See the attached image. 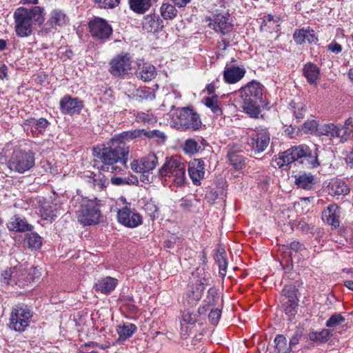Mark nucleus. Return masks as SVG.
<instances>
[{
  "mask_svg": "<svg viewBox=\"0 0 353 353\" xmlns=\"http://www.w3.org/2000/svg\"><path fill=\"white\" fill-rule=\"evenodd\" d=\"M129 151L124 142H119L116 146L94 148V167L103 172L119 173L122 168L118 164L126 167Z\"/></svg>",
  "mask_w": 353,
  "mask_h": 353,
  "instance_id": "f257e3e1",
  "label": "nucleus"
},
{
  "mask_svg": "<svg viewBox=\"0 0 353 353\" xmlns=\"http://www.w3.org/2000/svg\"><path fill=\"white\" fill-rule=\"evenodd\" d=\"M14 30L19 37H27L33 32L34 26H40L44 22V9L40 6L28 8L19 7L14 12Z\"/></svg>",
  "mask_w": 353,
  "mask_h": 353,
  "instance_id": "f03ea898",
  "label": "nucleus"
},
{
  "mask_svg": "<svg viewBox=\"0 0 353 353\" xmlns=\"http://www.w3.org/2000/svg\"><path fill=\"white\" fill-rule=\"evenodd\" d=\"M242 99V108L251 117L257 118L261 112L263 101L262 85L257 81H252L239 90Z\"/></svg>",
  "mask_w": 353,
  "mask_h": 353,
  "instance_id": "7ed1b4c3",
  "label": "nucleus"
},
{
  "mask_svg": "<svg viewBox=\"0 0 353 353\" xmlns=\"http://www.w3.org/2000/svg\"><path fill=\"white\" fill-rule=\"evenodd\" d=\"M295 161H299L310 168H316L319 165L317 153L312 151L306 145L292 147L280 154L277 165L281 168Z\"/></svg>",
  "mask_w": 353,
  "mask_h": 353,
  "instance_id": "20e7f679",
  "label": "nucleus"
},
{
  "mask_svg": "<svg viewBox=\"0 0 353 353\" xmlns=\"http://www.w3.org/2000/svg\"><path fill=\"white\" fill-rule=\"evenodd\" d=\"M159 176L165 181L181 187L185 182V165L179 159L171 157L167 159L159 170Z\"/></svg>",
  "mask_w": 353,
  "mask_h": 353,
  "instance_id": "39448f33",
  "label": "nucleus"
},
{
  "mask_svg": "<svg viewBox=\"0 0 353 353\" xmlns=\"http://www.w3.org/2000/svg\"><path fill=\"white\" fill-rule=\"evenodd\" d=\"M173 123L175 128L181 131H196L201 128L202 124L199 115L189 108L177 110Z\"/></svg>",
  "mask_w": 353,
  "mask_h": 353,
  "instance_id": "423d86ee",
  "label": "nucleus"
},
{
  "mask_svg": "<svg viewBox=\"0 0 353 353\" xmlns=\"http://www.w3.org/2000/svg\"><path fill=\"white\" fill-rule=\"evenodd\" d=\"M77 220L83 225H92L99 223L101 217L99 201L97 199L82 200L77 212Z\"/></svg>",
  "mask_w": 353,
  "mask_h": 353,
  "instance_id": "0eeeda50",
  "label": "nucleus"
},
{
  "mask_svg": "<svg viewBox=\"0 0 353 353\" xmlns=\"http://www.w3.org/2000/svg\"><path fill=\"white\" fill-rule=\"evenodd\" d=\"M194 281L188 285L186 299L190 304L199 301L203 296L205 287L210 284V275L203 270L197 269L193 274Z\"/></svg>",
  "mask_w": 353,
  "mask_h": 353,
  "instance_id": "6e6552de",
  "label": "nucleus"
},
{
  "mask_svg": "<svg viewBox=\"0 0 353 353\" xmlns=\"http://www.w3.org/2000/svg\"><path fill=\"white\" fill-rule=\"evenodd\" d=\"M34 155L31 151L14 150L6 165L11 172L24 173L34 165Z\"/></svg>",
  "mask_w": 353,
  "mask_h": 353,
  "instance_id": "1a4fd4ad",
  "label": "nucleus"
},
{
  "mask_svg": "<svg viewBox=\"0 0 353 353\" xmlns=\"http://www.w3.org/2000/svg\"><path fill=\"white\" fill-rule=\"evenodd\" d=\"M32 316V312L26 305L18 304L12 309L9 327L15 332H24L29 326Z\"/></svg>",
  "mask_w": 353,
  "mask_h": 353,
  "instance_id": "9d476101",
  "label": "nucleus"
},
{
  "mask_svg": "<svg viewBox=\"0 0 353 353\" xmlns=\"http://www.w3.org/2000/svg\"><path fill=\"white\" fill-rule=\"evenodd\" d=\"M119 202L122 203L125 205L117 212L118 221L130 228H137L143 222L141 215L131 210L130 204L127 203L125 197L121 196L119 199Z\"/></svg>",
  "mask_w": 353,
  "mask_h": 353,
  "instance_id": "9b49d317",
  "label": "nucleus"
},
{
  "mask_svg": "<svg viewBox=\"0 0 353 353\" xmlns=\"http://www.w3.org/2000/svg\"><path fill=\"white\" fill-rule=\"evenodd\" d=\"M69 17L65 12L61 9L52 10L47 21L43 24L40 30V34L46 36L50 32L57 30L58 28H62L69 23Z\"/></svg>",
  "mask_w": 353,
  "mask_h": 353,
  "instance_id": "f8f14e48",
  "label": "nucleus"
},
{
  "mask_svg": "<svg viewBox=\"0 0 353 353\" xmlns=\"http://www.w3.org/2000/svg\"><path fill=\"white\" fill-rule=\"evenodd\" d=\"M132 58L128 53L118 54L110 62V73L115 77H123L132 70Z\"/></svg>",
  "mask_w": 353,
  "mask_h": 353,
  "instance_id": "ddd939ff",
  "label": "nucleus"
},
{
  "mask_svg": "<svg viewBox=\"0 0 353 353\" xmlns=\"http://www.w3.org/2000/svg\"><path fill=\"white\" fill-rule=\"evenodd\" d=\"M249 136L248 144L252 150L255 152H263L270 144V133L265 128H257L252 130Z\"/></svg>",
  "mask_w": 353,
  "mask_h": 353,
  "instance_id": "4468645a",
  "label": "nucleus"
},
{
  "mask_svg": "<svg viewBox=\"0 0 353 353\" xmlns=\"http://www.w3.org/2000/svg\"><path fill=\"white\" fill-rule=\"evenodd\" d=\"M26 274V272L22 270V266H14L12 268H8L0 275V281L2 284L6 285H17L20 288L25 287L26 281L22 279H19V276Z\"/></svg>",
  "mask_w": 353,
  "mask_h": 353,
  "instance_id": "2eb2a0df",
  "label": "nucleus"
},
{
  "mask_svg": "<svg viewBox=\"0 0 353 353\" xmlns=\"http://www.w3.org/2000/svg\"><path fill=\"white\" fill-rule=\"evenodd\" d=\"M89 28L91 35L101 40L108 39L112 33L111 26L99 17H95L90 21Z\"/></svg>",
  "mask_w": 353,
  "mask_h": 353,
  "instance_id": "dca6fc26",
  "label": "nucleus"
},
{
  "mask_svg": "<svg viewBox=\"0 0 353 353\" xmlns=\"http://www.w3.org/2000/svg\"><path fill=\"white\" fill-rule=\"evenodd\" d=\"M230 14L228 13H218L209 17L206 21H209L208 26L215 32L225 34L232 29V25L229 21Z\"/></svg>",
  "mask_w": 353,
  "mask_h": 353,
  "instance_id": "f3484780",
  "label": "nucleus"
},
{
  "mask_svg": "<svg viewBox=\"0 0 353 353\" xmlns=\"http://www.w3.org/2000/svg\"><path fill=\"white\" fill-rule=\"evenodd\" d=\"M83 108V102L78 98H74L67 94L61 99L59 108L65 114L73 115L79 114Z\"/></svg>",
  "mask_w": 353,
  "mask_h": 353,
  "instance_id": "a211bd4d",
  "label": "nucleus"
},
{
  "mask_svg": "<svg viewBox=\"0 0 353 353\" xmlns=\"http://www.w3.org/2000/svg\"><path fill=\"white\" fill-rule=\"evenodd\" d=\"M36 212L45 220H52L57 217V205L52 202L38 198L35 200Z\"/></svg>",
  "mask_w": 353,
  "mask_h": 353,
  "instance_id": "6ab92c4d",
  "label": "nucleus"
},
{
  "mask_svg": "<svg viewBox=\"0 0 353 353\" xmlns=\"http://www.w3.org/2000/svg\"><path fill=\"white\" fill-rule=\"evenodd\" d=\"M118 279L112 276H103L98 279L94 285L93 290L104 295L110 294L118 285Z\"/></svg>",
  "mask_w": 353,
  "mask_h": 353,
  "instance_id": "aec40b11",
  "label": "nucleus"
},
{
  "mask_svg": "<svg viewBox=\"0 0 353 353\" xmlns=\"http://www.w3.org/2000/svg\"><path fill=\"white\" fill-rule=\"evenodd\" d=\"M188 174L195 185H200L205 175V163L201 159H193L188 163Z\"/></svg>",
  "mask_w": 353,
  "mask_h": 353,
  "instance_id": "412c9836",
  "label": "nucleus"
},
{
  "mask_svg": "<svg viewBox=\"0 0 353 353\" xmlns=\"http://www.w3.org/2000/svg\"><path fill=\"white\" fill-rule=\"evenodd\" d=\"M341 215V208L335 204H331L323 211V220L333 229H336L340 225V218Z\"/></svg>",
  "mask_w": 353,
  "mask_h": 353,
  "instance_id": "4be33fe9",
  "label": "nucleus"
},
{
  "mask_svg": "<svg viewBox=\"0 0 353 353\" xmlns=\"http://www.w3.org/2000/svg\"><path fill=\"white\" fill-rule=\"evenodd\" d=\"M245 72L246 70L243 66L226 64L223 72V79L227 83L234 84L241 81Z\"/></svg>",
  "mask_w": 353,
  "mask_h": 353,
  "instance_id": "5701e85b",
  "label": "nucleus"
},
{
  "mask_svg": "<svg viewBox=\"0 0 353 353\" xmlns=\"http://www.w3.org/2000/svg\"><path fill=\"white\" fill-rule=\"evenodd\" d=\"M25 125L28 126V130L30 128L33 137H38L46 132L50 125V122L45 118H32L27 120Z\"/></svg>",
  "mask_w": 353,
  "mask_h": 353,
  "instance_id": "b1692460",
  "label": "nucleus"
},
{
  "mask_svg": "<svg viewBox=\"0 0 353 353\" xmlns=\"http://www.w3.org/2000/svg\"><path fill=\"white\" fill-rule=\"evenodd\" d=\"M143 29L148 32H156L163 28V22L161 18L156 14H150L144 17Z\"/></svg>",
  "mask_w": 353,
  "mask_h": 353,
  "instance_id": "393cba45",
  "label": "nucleus"
},
{
  "mask_svg": "<svg viewBox=\"0 0 353 353\" xmlns=\"http://www.w3.org/2000/svg\"><path fill=\"white\" fill-rule=\"evenodd\" d=\"M8 228L10 230L19 232L32 231L33 229V226L29 224L25 218L19 215H14L10 219Z\"/></svg>",
  "mask_w": 353,
  "mask_h": 353,
  "instance_id": "a878e982",
  "label": "nucleus"
},
{
  "mask_svg": "<svg viewBox=\"0 0 353 353\" xmlns=\"http://www.w3.org/2000/svg\"><path fill=\"white\" fill-rule=\"evenodd\" d=\"M341 131V125L329 123L320 125L317 130V133L320 136L328 137L330 139L337 138L340 140Z\"/></svg>",
  "mask_w": 353,
  "mask_h": 353,
  "instance_id": "bb28decb",
  "label": "nucleus"
},
{
  "mask_svg": "<svg viewBox=\"0 0 353 353\" xmlns=\"http://www.w3.org/2000/svg\"><path fill=\"white\" fill-rule=\"evenodd\" d=\"M303 74L309 84L316 85L320 78V70L314 63L309 62L305 64Z\"/></svg>",
  "mask_w": 353,
  "mask_h": 353,
  "instance_id": "cd10ccee",
  "label": "nucleus"
},
{
  "mask_svg": "<svg viewBox=\"0 0 353 353\" xmlns=\"http://www.w3.org/2000/svg\"><path fill=\"white\" fill-rule=\"evenodd\" d=\"M137 326L133 323H123L122 324L118 325L116 327L117 333L119 335L117 341L123 343L130 339L133 334L137 332Z\"/></svg>",
  "mask_w": 353,
  "mask_h": 353,
  "instance_id": "c85d7f7f",
  "label": "nucleus"
},
{
  "mask_svg": "<svg viewBox=\"0 0 353 353\" xmlns=\"http://www.w3.org/2000/svg\"><path fill=\"white\" fill-rule=\"evenodd\" d=\"M327 188L329 194L332 196L347 194L350 190L345 181L338 179H332Z\"/></svg>",
  "mask_w": 353,
  "mask_h": 353,
  "instance_id": "c756f323",
  "label": "nucleus"
},
{
  "mask_svg": "<svg viewBox=\"0 0 353 353\" xmlns=\"http://www.w3.org/2000/svg\"><path fill=\"white\" fill-rule=\"evenodd\" d=\"M137 75L143 81H150L157 75L156 68L148 63H144L138 65Z\"/></svg>",
  "mask_w": 353,
  "mask_h": 353,
  "instance_id": "7c9ffc66",
  "label": "nucleus"
},
{
  "mask_svg": "<svg viewBox=\"0 0 353 353\" xmlns=\"http://www.w3.org/2000/svg\"><path fill=\"white\" fill-rule=\"evenodd\" d=\"M296 185L304 190H310L314 185V177L311 174L303 173L295 176Z\"/></svg>",
  "mask_w": 353,
  "mask_h": 353,
  "instance_id": "2f4dec72",
  "label": "nucleus"
},
{
  "mask_svg": "<svg viewBox=\"0 0 353 353\" xmlns=\"http://www.w3.org/2000/svg\"><path fill=\"white\" fill-rule=\"evenodd\" d=\"M205 311V306L199 307L197 313L190 310H184L182 314V321L184 323L193 325L198 321L199 314H204Z\"/></svg>",
  "mask_w": 353,
  "mask_h": 353,
  "instance_id": "473e14b6",
  "label": "nucleus"
},
{
  "mask_svg": "<svg viewBox=\"0 0 353 353\" xmlns=\"http://www.w3.org/2000/svg\"><path fill=\"white\" fill-rule=\"evenodd\" d=\"M134 116L136 121L143 125H150L157 121V117L151 111L137 112Z\"/></svg>",
  "mask_w": 353,
  "mask_h": 353,
  "instance_id": "72a5a7b5",
  "label": "nucleus"
},
{
  "mask_svg": "<svg viewBox=\"0 0 353 353\" xmlns=\"http://www.w3.org/2000/svg\"><path fill=\"white\" fill-rule=\"evenodd\" d=\"M205 105L210 108L213 114L218 117L222 115V110L219 105V100L216 95H212V97H206L204 99Z\"/></svg>",
  "mask_w": 353,
  "mask_h": 353,
  "instance_id": "f704fd0d",
  "label": "nucleus"
},
{
  "mask_svg": "<svg viewBox=\"0 0 353 353\" xmlns=\"http://www.w3.org/2000/svg\"><path fill=\"white\" fill-rule=\"evenodd\" d=\"M160 12L162 17L165 20L173 19L177 14V10L174 6L165 3L160 8Z\"/></svg>",
  "mask_w": 353,
  "mask_h": 353,
  "instance_id": "c9c22d12",
  "label": "nucleus"
},
{
  "mask_svg": "<svg viewBox=\"0 0 353 353\" xmlns=\"http://www.w3.org/2000/svg\"><path fill=\"white\" fill-rule=\"evenodd\" d=\"M332 334L328 329H323L322 330L312 331L309 333V339L313 341L323 342L330 339Z\"/></svg>",
  "mask_w": 353,
  "mask_h": 353,
  "instance_id": "e433bc0d",
  "label": "nucleus"
},
{
  "mask_svg": "<svg viewBox=\"0 0 353 353\" xmlns=\"http://www.w3.org/2000/svg\"><path fill=\"white\" fill-rule=\"evenodd\" d=\"M279 18H274L273 15L267 14L263 18L261 27L270 32L275 30L279 26Z\"/></svg>",
  "mask_w": 353,
  "mask_h": 353,
  "instance_id": "4c0bfd02",
  "label": "nucleus"
},
{
  "mask_svg": "<svg viewBox=\"0 0 353 353\" xmlns=\"http://www.w3.org/2000/svg\"><path fill=\"white\" fill-rule=\"evenodd\" d=\"M141 160L145 172L154 170L158 163V159L154 153L149 154L148 156L141 159Z\"/></svg>",
  "mask_w": 353,
  "mask_h": 353,
  "instance_id": "58836bf2",
  "label": "nucleus"
},
{
  "mask_svg": "<svg viewBox=\"0 0 353 353\" xmlns=\"http://www.w3.org/2000/svg\"><path fill=\"white\" fill-rule=\"evenodd\" d=\"M275 353H290V347L287 345L286 338L282 334H278L274 339Z\"/></svg>",
  "mask_w": 353,
  "mask_h": 353,
  "instance_id": "ea45409f",
  "label": "nucleus"
},
{
  "mask_svg": "<svg viewBox=\"0 0 353 353\" xmlns=\"http://www.w3.org/2000/svg\"><path fill=\"white\" fill-rule=\"evenodd\" d=\"M298 305L299 301H287L285 303H283V310L285 314L288 316L289 319H291L297 313Z\"/></svg>",
  "mask_w": 353,
  "mask_h": 353,
  "instance_id": "a19ab883",
  "label": "nucleus"
},
{
  "mask_svg": "<svg viewBox=\"0 0 353 353\" xmlns=\"http://www.w3.org/2000/svg\"><path fill=\"white\" fill-rule=\"evenodd\" d=\"M26 240L28 246L32 248H39L42 245L41 237L36 232L27 234Z\"/></svg>",
  "mask_w": 353,
  "mask_h": 353,
  "instance_id": "79ce46f5",
  "label": "nucleus"
},
{
  "mask_svg": "<svg viewBox=\"0 0 353 353\" xmlns=\"http://www.w3.org/2000/svg\"><path fill=\"white\" fill-rule=\"evenodd\" d=\"M228 160L236 169H241L243 165V157L234 151H229Z\"/></svg>",
  "mask_w": 353,
  "mask_h": 353,
  "instance_id": "37998d69",
  "label": "nucleus"
},
{
  "mask_svg": "<svg viewBox=\"0 0 353 353\" xmlns=\"http://www.w3.org/2000/svg\"><path fill=\"white\" fill-rule=\"evenodd\" d=\"M145 137L158 143H163L166 139L165 134L163 132L158 130H145Z\"/></svg>",
  "mask_w": 353,
  "mask_h": 353,
  "instance_id": "c03bdc74",
  "label": "nucleus"
},
{
  "mask_svg": "<svg viewBox=\"0 0 353 353\" xmlns=\"http://www.w3.org/2000/svg\"><path fill=\"white\" fill-rule=\"evenodd\" d=\"M216 260L219 267V273L221 275L225 276L228 267V261L225 256V252L223 250H222V251L219 250L218 254L216 256Z\"/></svg>",
  "mask_w": 353,
  "mask_h": 353,
  "instance_id": "a18cd8bd",
  "label": "nucleus"
},
{
  "mask_svg": "<svg viewBox=\"0 0 353 353\" xmlns=\"http://www.w3.org/2000/svg\"><path fill=\"white\" fill-rule=\"evenodd\" d=\"M292 109L293 110V114L297 121H300L304 116L306 111L305 105L302 103H294L292 102L290 104Z\"/></svg>",
  "mask_w": 353,
  "mask_h": 353,
  "instance_id": "49530a36",
  "label": "nucleus"
},
{
  "mask_svg": "<svg viewBox=\"0 0 353 353\" xmlns=\"http://www.w3.org/2000/svg\"><path fill=\"white\" fill-rule=\"evenodd\" d=\"M345 321V319L340 313L332 314L326 321L325 325L328 327H335L338 325H343Z\"/></svg>",
  "mask_w": 353,
  "mask_h": 353,
  "instance_id": "de8ad7c7",
  "label": "nucleus"
},
{
  "mask_svg": "<svg viewBox=\"0 0 353 353\" xmlns=\"http://www.w3.org/2000/svg\"><path fill=\"white\" fill-rule=\"evenodd\" d=\"M218 299V290L215 288H210L208 291L204 303H205L208 306L214 305H216Z\"/></svg>",
  "mask_w": 353,
  "mask_h": 353,
  "instance_id": "09e8293b",
  "label": "nucleus"
},
{
  "mask_svg": "<svg viewBox=\"0 0 353 353\" xmlns=\"http://www.w3.org/2000/svg\"><path fill=\"white\" fill-rule=\"evenodd\" d=\"M200 146L194 139H187L184 143L183 150L186 153L194 154L199 151Z\"/></svg>",
  "mask_w": 353,
  "mask_h": 353,
  "instance_id": "8fccbe9b",
  "label": "nucleus"
},
{
  "mask_svg": "<svg viewBox=\"0 0 353 353\" xmlns=\"http://www.w3.org/2000/svg\"><path fill=\"white\" fill-rule=\"evenodd\" d=\"M109 184V181L104 175L99 174H94L93 176V185L95 188L103 190Z\"/></svg>",
  "mask_w": 353,
  "mask_h": 353,
  "instance_id": "3c124183",
  "label": "nucleus"
},
{
  "mask_svg": "<svg viewBox=\"0 0 353 353\" xmlns=\"http://www.w3.org/2000/svg\"><path fill=\"white\" fill-rule=\"evenodd\" d=\"M297 289L295 286L293 285H287L285 286L283 289L282 293L283 295L288 298V301H299V299L296 296Z\"/></svg>",
  "mask_w": 353,
  "mask_h": 353,
  "instance_id": "603ef678",
  "label": "nucleus"
},
{
  "mask_svg": "<svg viewBox=\"0 0 353 353\" xmlns=\"http://www.w3.org/2000/svg\"><path fill=\"white\" fill-rule=\"evenodd\" d=\"M137 92V94L142 99L152 100L155 98L154 91L150 88H143Z\"/></svg>",
  "mask_w": 353,
  "mask_h": 353,
  "instance_id": "864d4df0",
  "label": "nucleus"
},
{
  "mask_svg": "<svg viewBox=\"0 0 353 353\" xmlns=\"http://www.w3.org/2000/svg\"><path fill=\"white\" fill-rule=\"evenodd\" d=\"M307 29H301L296 30L293 34L295 42L298 44H301L306 41Z\"/></svg>",
  "mask_w": 353,
  "mask_h": 353,
  "instance_id": "5fc2aeb1",
  "label": "nucleus"
},
{
  "mask_svg": "<svg viewBox=\"0 0 353 353\" xmlns=\"http://www.w3.org/2000/svg\"><path fill=\"white\" fill-rule=\"evenodd\" d=\"M102 8H112L117 6L120 0H94Z\"/></svg>",
  "mask_w": 353,
  "mask_h": 353,
  "instance_id": "6e6d98bb",
  "label": "nucleus"
},
{
  "mask_svg": "<svg viewBox=\"0 0 353 353\" xmlns=\"http://www.w3.org/2000/svg\"><path fill=\"white\" fill-rule=\"evenodd\" d=\"M341 129L342 131L341 132L340 142L344 143L350 138L353 132V130L351 129L350 126L346 125L345 123H344L343 125H341Z\"/></svg>",
  "mask_w": 353,
  "mask_h": 353,
  "instance_id": "4d7b16f0",
  "label": "nucleus"
},
{
  "mask_svg": "<svg viewBox=\"0 0 353 353\" xmlns=\"http://www.w3.org/2000/svg\"><path fill=\"white\" fill-rule=\"evenodd\" d=\"M221 316V310L219 309L212 310L208 315V319L210 323L213 325H216Z\"/></svg>",
  "mask_w": 353,
  "mask_h": 353,
  "instance_id": "13d9d810",
  "label": "nucleus"
},
{
  "mask_svg": "<svg viewBox=\"0 0 353 353\" xmlns=\"http://www.w3.org/2000/svg\"><path fill=\"white\" fill-rule=\"evenodd\" d=\"M157 207L152 203H148L144 206V210L153 219L157 216Z\"/></svg>",
  "mask_w": 353,
  "mask_h": 353,
  "instance_id": "bf43d9fd",
  "label": "nucleus"
},
{
  "mask_svg": "<svg viewBox=\"0 0 353 353\" xmlns=\"http://www.w3.org/2000/svg\"><path fill=\"white\" fill-rule=\"evenodd\" d=\"M141 164L142 161L141 159H135L131 162L130 168L134 172L137 173H145V170Z\"/></svg>",
  "mask_w": 353,
  "mask_h": 353,
  "instance_id": "052dcab7",
  "label": "nucleus"
},
{
  "mask_svg": "<svg viewBox=\"0 0 353 353\" xmlns=\"http://www.w3.org/2000/svg\"><path fill=\"white\" fill-rule=\"evenodd\" d=\"M327 49L334 54H339L342 51L343 48L336 41H333L327 46Z\"/></svg>",
  "mask_w": 353,
  "mask_h": 353,
  "instance_id": "680f3d73",
  "label": "nucleus"
},
{
  "mask_svg": "<svg viewBox=\"0 0 353 353\" xmlns=\"http://www.w3.org/2000/svg\"><path fill=\"white\" fill-rule=\"evenodd\" d=\"M301 336V332L296 330L290 339V347L298 344Z\"/></svg>",
  "mask_w": 353,
  "mask_h": 353,
  "instance_id": "e2e57ef3",
  "label": "nucleus"
},
{
  "mask_svg": "<svg viewBox=\"0 0 353 353\" xmlns=\"http://www.w3.org/2000/svg\"><path fill=\"white\" fill-rule=\"evenodd\" d=\"M22 270L26 272V274L23 275V276H19V279H22L23 280H25L26 281V284H25V286L26 285H28V283H30L32 281V269L28 270H26V268H24L23 266H22Z\"/></svg>",
  "mask_w": 353,
  "mask_h": 353,
  "instance_id": "0e129e2a",
  "label": "nucleus"
},
{
  "mask_svg": "<svg viewBox=\"0 0 353 353\" xmlns=\"http://www.w3.org/2000/svg\"><path fill=\"white\" fill-rule=\"evenodd\" d=\"M290 249L295 252H299L305 249V247L303 244L294 241L290 244Z\"/></svg>",
  "mask_w": 353,
  "mask_h": 353,
  "instance_id": "69168bd1",
  "label": "nucleus"
},
{
  "mask_svg": "<svg viewBox=\"0 0 353 353\" xmlns=\"http://www.w3.org/2000/svg\"><path fill=\"white\" fill-rule=\"evenodd\" d=\"M307 38L306 41L310 43H316L318 41V39L316 36L315 35L314 31L313 30L307 29Z\"/></svg>",
  "mask_w": 353,
  "mask_h": 353,
  "instance_id": "338daca9",
  "label": "nucleus"
},
{
  "mask_svg": "<svg viewBox=\"0 0 353 353\" xmlns=\"http://www.w3.org/2000/svg\"><path fill=\"white\" fill-rule=\"evenodd\" d=\"M345 163L351 169L353 168V149L347 154L345 157Z\"/></svg>",
  "mask_w": 353,
  "mask_h": 353,
  "instance_id": "774afa93",
  "label": "nucleus"
}]
</instances>
